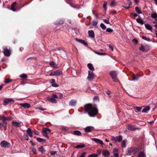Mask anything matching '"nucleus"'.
Masks as SVG:
<instances>
[{"instance_id": "1", "label": "nucleus", "mask_w": 157, "mask_h": 157, "mask_svg": "<svg viewBox=\"0 0 157 157\" xmlns=\"http://www.w3.org/2000/svg\"><path fill=\"white\" fill-rule=\"evenodd\" d=\"M84 111L88 113L90 117H94L98 113V110L96 106L91 104H86L84 106Z\"/></svg>"}, {"instance_id": "2", "label": "nucleus", "mask_w": 157, "mask_h": 157, "mask_svg": "<svg viewBox=\"0 0 157 157\" xmlns=\"http://www.w3.org/2000/svg\"><path fill=\"white\" fill-rule=\"evenodd\" d=\"M139 151L138 148L131 147L128 149L127 155H131L136 153Z\"/></svg>"}, {"instance_id": "3", "label": "nucleus", "mask_w": 157, "mask_h": 157, "mask_svg": "<svg viewBox=\"0 0 157 157\" xmlns=\"http://www.w3.org/2000/svg\"><path fill=\"white\" fill-rule=\"evenodd\" d=\"M118 74L117 71H111L109 72V75L111 77L114 82H118L119 80L117 78Z\"/></svg>"}, {"instance_id": "4", "label": "nucleus", "mask_w": 157, "mask_h": 157, "mask_svg": "<svg viewBox=\"0 0 157 157\" xmlns=\"http://www.w3.org/2000/svg\"><path fill=\"white\" fill-rule=\"evenodd\" d=\"M0 144L2 147L4 148H9L11 146V145L9 143L5 140L1 141Z\"/></svg>"}, {"instance_id": "5", "label": "nucleus", "mask_w": 157, "mask_h": 157, "mask_svg": "<svg viewBox=\"0 0 157 157\" xmlns=\"http://www.w3.org/2000/svg\"><path fill=\"white\" fill-rule=\"evenodd\" d=\"M3 51H2L4 55L6 56H9L11 54L10 51V49L7 48V47H4L3 48Z\"/></svg>"}, {"instance_id": "6", "label": "nucleus", "mask_w": 157, "mask_h": 157, "mask_svg": "<svg viewBox=\"0 0 157 157\" xmlns=\"http://www.w3.org/2000/svg\"><path fill=\"white\" fill-rule=\"evenodd\" d=\"M111 140L116 143L117 142H120L122 139V137L120 135L119 136L114 137L112 136L111 137Z\"/></svg>"}, {"instance_id": "7", "label": "nucleus", "mask_w": 157, "mask_h": 157, "mask_svg": "<svg viewBox=\"0 0 157 157\" xmlns=\"http://www.w3.org/2000/svg\"><path fill=\"white\" fill-rule=\"evenodd\" d=\"M14 102V100L12 98H5L3 100V104L4 106H6L9 103Z\"/></svg>"}, {"instance_id": "8", "label": "nucleus", "mask_w": 157, "mask_h": 157, "mask_svg": "<svg viewBox=\"0 0 157 157\" xmlns=\"http://www.w3.org/2000/svg\"><path fill=\"white\" fill-rule=\"evenodd\" d=\"M12 124L14 127H20L21 126L23 125V123L21 121L19 122L13 121L11 123Z\"/></svg>"}, {"instance_id": "9", "label": "nucleus", "mask_w": 157, "mask_h": 157, "mask_svg": "<svg viewBox=\"0 0 157 157\" xmlns=\"http://www.w3.org/2000/svg\"><path fill=\"white\" fill-rule=\"evenodd\" d=\"M139 49L140 51L143 52H147L149 49V46L146 44L144 45H141V47L139 48Z\"/></svg>"}, {"instance_id": "10", "label": "nucleus", "mask_w": 157, "mask_h": 157, "mask_svg": "<svg viewBox=\"0 0 157 157\" xmlns=\"http://www.w3.org/2000/svg\"><path fill=\"white\" fill-rule=\"evenodd\" d=\"M94 77V74L93 71H89L88 75L87 77V78L88 80L90 81H92Z\"/></svg>"}, {"instance_id": "11", "label": "nucleus", "mask_w": 157, "mask_h": 157, "mask_svg": "<svg viewBox=\"0 0 157 157\" xmlns=\"http://www.w3.org/2000/svg\"><path fill=\"white\" fill-rule=\"evenodd\" d=\"M92 140L98 144L102 145L103 144V142L102 140L97 138H92Z\"/></svg>"}, {"instance_id": "12", "label": "nucleus", "mask_w": 157, "mask_h": 157, "mask_svg": "<svg viewBox=\"0 0 157 157\" xmlns=\"http://www.w3.org/2000/svg\"><path fill=\"white\" fill-rule=\"evenodd\" d=\"M102 155L104 156H108L109 155L110 153L109 151L107 150L104 149L102 151Z\"/></svg>"}, {"instance_id": "13", "label": "nucleus", "mask_w": 157, "mask_h": 157, "mask_svg": "<svg viewBox=\"0 0 157 157\" xmlns=\"http://www.w3.org/2000/svg\"><path fill=\"white\" fill-rule=\"evenodd\" d=\"M113 153L114 157H119L118 149L114 148L113 150Z\"/></svg>"}, {"instance_id": "14", "label": "nucleus", "mask_w": 157, "mask_h": 157, "mask_svg": "<svg viewBox=\"0 0 157 157\" xmlns=\"http://www.w3.org/2000/svg\"><path fill=\"white\" fill-rule=\"evenodd\" d=\"M19 105L25 109L29 108L30 107V105L28 103H20Z\"/></svg>"}, {"instance_id": "15", "label": "nucleus", "mask_w": 157, "mask_h": 157, "mask_svg": "<svg viewBox=\"0 0 157 157\" xmlns=\"http://www.w3.org/2000/svg\"><path fill=\"white\" fill-rule=\"evenodd\" d=\"M77 101L74 99H72L70 101L69 103V105L71 106H74L76 105L77 104Z\"/></svg>"}, {"instance_id": "16", "label": "nucleus", "mask_w": 157, "mask_h": 157, "mask_svg": "<svg viewBox=\"0 0 157 157\" xmlns=\"http://www.w3.org/2000/svg\"><path fill=\"white\" fill-rule=\"evenodd\" d=\"M75 40L80 43L83 44L84 46H88L87 44L85 42V41L83 40L78 39H75Z\"/></svg>"}, {"instance_id": "17", "label": "nucleus", "mask_w": 157, "mask_h": 157, "mask_svg": "<svg viewBox=\"0 0 157 157\" xmlns=\"http://www.w3.org/2000/svg\"><path fill=\"white\" fill-rule=\"evenodd\" d=\"M89 36L92 38H94L95 35L94 31L93 30H89L88 31Z\"/></svg>"}, {"instance_id": "18", "label": "nucleus", "mask_w": 157, "mask_h": 157, "mask_svg": "<svg viewBox=\"0 0 157 157\" xmlns=\"http://www.w3.org/2000/svg\"><path fill=\"white\" fill-rule=\"evenodd\" d=\"M47 99L50 102H51L53 103H56L57 102V101L54 98L52 97H49L47 98Z\"/></svg>"}, {"instance_id": "19", "label": "nucleus", "mask_w": 157, "mask_h": 157, "mask_svg": "<svg viewBox=\"0 0 157 157\" xmlns=\"http://www.w3.org/2000/svg\"><path fill=\"white\" fill-rule=\"evenodd\" d=\"M93 127L91 126H88L86 127L85 128V131L86 132H90L93 128Z\"/></svg>"}, {"instance_id": "20", "label": "nucleus", "mask_w": 157, "mask_h": 157, "mask_svg": "<svg viewBox=\"0 0 157 157\" xmlns=\"http://www.w3.org/2000/svg\"><path fill=\"white\" fill-rule=\"evenodd\" d=\"M142 107H137L135 106L134 107V109L136 113H139L141 112V109Z\"/></svg>"}, {"instance_id": "21", "label": "nucleus", "mask_w": 157, "mask_h": 157, "mask_svg": "<svg viewBox=\"0 0 157 157\" xmlns=\"http://www.w3.org/2000/svg\"><path fill=\"white\" fill-rule=\"evenodd\" d=\"M26 132L30 137H33V133L31 129L30 128H28L26 131Z\"/></svg>"}, {"instance_id": "22", "label": "nucleus", "mask_w": 157, "mask_h": 157, "mask_svg": "<svg viewBox=\"0 0 157 157\" xmlns=\"http://www.w3.org/2000/svg\"><path fill=\"white\" fill-rule=\"evenodd\" d=\"M150 108L149 106H146L143 109L142 112V113H147L149 110Z\"/></svg>"}, {"instance_id": "23", "label": "nucleus", "mask_w": 157, "mask_h": 157, "mask_svg": "<svg viewBox=\"0 0 157 157\" xmlns=\"http://www.w3.org/2000/svg\"><path fill=\"white\" fill-rule=\"evenodd\" d=\"M133 78V80L134 81H137L139 78V76L137 74H133L132 76Z\"/></svg>"}, {"instance_id": "24", "label": "nucleus", "mask_w": 157, "mask_h": 157, "mask_svg": "<svg viewBox=\"0 0 157 157\" xmlns=\"http://www.w3.org/2000/svg\"><path fill=\"white\" fill-rule=\"evenodd\" d=\"M87 66L88 67L89 69L91 71H93L94 70V67L93 65L91 63H89L87 64Z\"/></svg>"}, {"instance_id": "25", "label": "nucleus", "mask_w": 157, "mask_h": 157, "mask_svg": "<svg viewBox=\"0 0 157 157\" xmlns=\"http://www.w3.org/2000/svg\"><path fill=\"white\" fill-rule=\"evenodd\" d=\"M145 26L146 29L152 31V27L149 24H146L145 25Z\"/></svg>"}, {"instance_id": "26", "label": "nucleus", "mask_w": 157, "mask_h": 157, "mask_svg": "<svg viewBox=\"0 0 157 157\" xmlns=\"http://www.w3.org/2000/svg\"><path fill=\"white\" fill-rule=\"evenodd\" d=\"M49 64L51 67L54 68H57V65L54 62H50L49 63Z\"/></svg>"}, {"instance_id": "27", "label": "nucleus", "mask_w": 157, "mask_h": 157, "mask_svg": "<svg viewBox=\"0 0 157 157\" xmlns=\"http://www.w3.org/2000/svg\"><path fill=\"white\" fill-rule=\"evenodd\" d=\"M128 130H130L132 131H133L136 129V128L134 127V126L132 125H128Z\"/></svg>"}, {"instance_id": "28", "label": "nucleus", "mask_w": 157, "mask_h": 157, "mask_svg": "<svg viewBox=\"0 0 157 157\" xmlns=\"http://www.w3.org/2000/svg\"><path fill=\"white\" fill-rule=\"evenodd\" d=\"M73 134L74 135H76L78 136H81L82 135L81 133L79 131L75 130L73 133Z\"/></svg>"}, {"instance_id": "29", "label": "nucleus", "mask_w": 157, "mask_h": 157, "mask_svg": "<svg viewBox=\"0 0 157 157\" xmlns=\"http://www.w3.org/2000/svg\"><path fill=\"white\" fill-rule=\"evenodd\" d=\"M138 157H146V155L144 152L141 151L138 154Z\"/></svg>"}, {"instance_id": "30", "label": "nucleus", "mask_w": 157, "mask_h": 157, "mask_svg": "<svg viewBox=\"0 0 157 157\" xmlns=\"http://www.w3.org/2000/svg\"><path fill=\"white\" fill-rule=\"evenodd\" d=\"M136 21L137 23L143 25L144 24V21L141 19L138 18L136 19Z\"/></svg>"}, {"instance_id": "31", "label": "nucleus", "mask_w": 157, "mask_h": 157, "mask_svg": "<svg viewBox=\"0 0 157 157\" xmlns=\"http://www.w3.org/2000/svg\"><path fill=\"white\" fill-rule=\"evenodd\" d=\"M126 140H123L121 145V147L122 148H125L126 147Z\"/></svg>"}, {"instance_id": "32", "label": "nucleus", "mask_w": 157, "mask_h": 157, "mask_svg": "<svg viewBox=\"0 0 157 157\" xmlns=\"http://www.w3.org/2000/svg\"><path fill=\"white\" fill-rule=\"evenodd\" d=\"M42 131L48 133H50L51 132V130L48 128H45L43 129Z\"/></svg>"}, {"instance_id": "33", "label": "nucleus", "mask_w": 157, "mask_h": 157, "mask_svg": "<svg viewBox=\"0 0 157 157\" xmlns=\"http://www.w3.org/2000/svg\"><path fill=\"white\" fill-rule=\"evenodd\" d=\"M64 21L63 20H59L57 22L55 23L54 24L56 25H60L63 23Z\"/></svg>"}, {"instance_id": "34", "label": "nucleus", "mask_w": 157, "mask_h": 157, "mask_svg": "<svg viewBox=\"0 0 157 157\" xmlns=\"http://www.w3.org/2000/svg\"><path fill=\"white\" fill-rule=\"evenodd\" d=\"M135 10L136 13L138 14H141L142 13L141 11L139 9L138 7H136L135 8Z\"/></svg>"}, {"instance_id": "35", "label": "nucleus", "mask_w": 157, "mask_h": 157, "mask_svg": "<svg viewBox=\"0 0 157 157\" xmlns=\"http://www.w3.org/2000/svg\"><path fill=\"white\" fill-rule=\"evenodd\" d=\"M55 76H60L62 74V73L59 70H57L55 71H54Z\"/></svg>"}, {"instance_id": "36", "label": "nucleus", "mask_w": 157, "mask_h": 157, "mask_svg": "<svg viewBox=\"0 0 157 157\" xmlns=\"http://www.w3.org/2000/svg\"><path fill=\"white\" fill-rule=\"evenodd\" d=\"M39 151L41 153H43L45 151V150L44 149V148L43 146H40L39 147L38 149Z\"/></svg>"}, {"instance_id": "37", "label": "nucleus", "mask_w": 157, "mask_h": 157, "mask_svg": "<svg viewBox=\"0 0 157 157\" xmlns=\"http://www.w3.org/2000/svg\"><path fill=\"white\" fill-rule=\"evenodd\" d=\"M85 145L84 144H82L81 145H78L75 146V147L76 148H82L85 147Z\"/></svg>"}, {"instance_id": "38", "label": "nucleus", "mask_w": 157, "mask_h": 157, "mask_svg": "<svg viewBox=\"0 0 157 157\" xmlns=\"http://www.w3.org/2000/svg\"><path fill=\"white\" fill-rule=\"evenodd\" d=\"M36 140L38 142L41 143L43 141H45V140L44 139L42 138L38 137L36 139Z\"/></svg>"}, {"instance_id": "39", "label": "nucleus", "mask_w": 157, "mask_h": 157, "mask_svg": "<svg viewBox=\"0 0 157 157\" xmlns=\"http://www.w3.org/2000/svg\"><path fill=\"white\" fill-rule=\"evenodd\" d=\"M151 17L152 18L155 19L157 18V13H154L151 14Z\"/></svg>"}, {"instance_id": "40", "label": "nucleus", "mask_w": 157, "mask_h": 157, "mask_svg": "<svg viewBox=\"0 0 157 157\" xmlns=\"http://www.w3.org/2000/svg\"><path fill=\"white\" fill-rule=\"evenodd\" d=\"M19 77L23 79H25L27 78V76L26 74H22L19 76Z\"/></svg>"}, {"instance_id": "41", "label": "nucleus", "mask_w": 157, "mask_h": 157, "mask_svg": "<svg viewBox=\"0 0 157 157\" xmlns=\"http://www.w3.org/2000/svg\"><path fill=\"white\" fill-rule=\"evenodd\" d=\"M100 27L103 30H105L106 29V26L103 23H101L100 25Z\"/></svg>"}, {"instance_id": "42", "label": "nucleus", "mask_w": 157, "mask_h": 157, "mask_svg": "<svg viewBox=\"0 0 157 157\" xmlns=\"http://www.w3.org/2000/svg\"><path fill=\"white\" fill-rule=\"evenodd\" d=\"M12 81V80L11 79H9V78H6L4 80V82L6 83H8L10 82H11Z\"/></svg>"}, {"instance_id": "43", "label": "nucleus", "mask_w": 157, "mask_h": 157, "mask_svg": "<svg viewBox=\"0 0 157 157\" xmlns=\"http://www.w3.org/2000/svg\"><path fill=\"white\" fill-rule=\"evenodd\" d=\"M131 17L133 18H134L138 16V14L136 13H135L134 14L131 13Z\"/></svg>"}, {"instance_id": "44", "label": "nucleus", "mask_w": 157, "mask_h": 157, "mask_svg": "<svg viewBox=\"0 0 157 157\" xmlns=\"http://www.w3.org/2000/svg\"><path fill=\"white\" fill-rule=\"evenodd\" d=\"M103 21L105 23H106L107 24H110L109 18H108L107 19H103Z\"/></svg>"}, {"instance_id": "45", "label": "nucleus", "mask_w": 157, "mask_h": 157, "mask_svg": "<svg viewBox=\"0 0 157 157\" xmlns=\"http://www.w3.org/2000/svg\"><path fill=\"white\" fill-rule=\"evenodd\" d=\"M98 22V21L93 20L92 22V24L93 26H96L97 25Z\"/></svg>"}, {"instance_id": "46", "label": "nucleus", "mask_w": 157, "mask_h": 157, "mask_svg": "<svg viewBox=\"0 0 157 157\" xmlns=\"http://www.w3.org/2000/svg\"><path fill=\"white\" fill-rule=\"evenodd\" d=\"M30 149L32 150V151L33 152L34 154H36V150L34 147L30 148Z\"/></svg>"}, {"instance_id": "47", "label": "nucleus", "mask_w": 157, "mask_h": 157, "mask_svg": "<svg viewBox=\"0 0 157 157\" xmlns=\"http://www.w3.org/2000/svg\"><path fill=\"white\" fill-rule=\"evenodd\" d=\"M98 155L96 154H93L88 155V157H97Z\"/></svg>"}, {"instance_id": "48", "label": "nucleus", "mask_w": 157, "mask_h": 157, "mask_svg": "<svg viewBox=\"0 0 157 157\" xmlns=\"http://www.w3.org/2000/svg\"><path fill=\"white\" fill-rule=\"evenodd\" d=\"M107 4V3L106 2H105L103 4V8L105 9V10H106L107 9V7H106V6Z\"/></svg>"}, {"instance_id": "49", "label": "nucleus", "mask_w": 157, "mask_h": 157, "mask_svg": "<svg viewBox=\"0 0 157 157\" xmlns=\"http://www.w3.org/2000/svg\"><path fill=\"white\" fill-rule=\"evenodd\" d=\"M142 38L145 40H147L148 41H150V39L149 38H147L146 36H142Z\"/></svg>"}, {"instance_id": "50", "label": "nucleus", "mask_w": 157, "mask_h": 157, "mask_svg": "<svg viewBox=\"0 0 157 157\" xmlns=\"http://www.w3.org/2000/svg\"><path fill=\"white\" fill-rule=\"evenodd\" d=\"M42 134L45 137H47L48 138H49V136L47 134V133L45 132H44V131H42Z\"/></svg>"}, {"instance_id": "51", "label": "nucleus", "mask_w": 157, "mask_h": 157, "mask_svg": "<svg viewBox=\"0 0 157 157\" xmlns=\"http://www.w3.org/2000/svg\"><path fill=\"white\" fill-rule=\"evenodd\" d=\"M106 31L109 33H111L113 31V30L111 28H108L106 29Z\"/></svg>"}, {"instance_id": "52", "label": "nucleus", "mask_w": 157, "mask_h": 157, "mask_svg": "<svg viewBox=\"0 0 157 157\" xmlns=\"http://www.w3.org/2000/svg\"><path fill=\"white\" fill-rule=\"evenodd\" d=\"M52 85L53 87H58L59 86V85L56 83L55 82L54 83H52Z\"/></svg>"}, {"instance_id": "53", "label": "nucleus", "mask_w": 157, "mask_h": 157, "mask_svg": "<svg viewBox=\"0 0 157 157\" xmlns=\"http://www.w3.org/2000/svg\"><path fill=\"white\" fill-rule=\"evenodd\" d=\"M52 85L53 87H58L59 86V85L56 83L55 82L54 83H52Z\"/></svg>"}, {"instance_id": "54", "label": "nucleus", "mask_w": 157, "mask_h": 157, "mask_svg": "<svg viewBox=\"0 0 157 157\" xmlns=\"http://www.w3.org/2000/svg\"><path fill=\"white\" fill-rule=\"evenodd\" d=\"M17 5V2H14L11 5V7H15Z\"/></svg>"}, {"instance_id": "55", "label": "nucleus", "mask_w": 157, "mask_h": 157, "mask_svg": "<svg viewBox=\"0 0 157 157\" xmlns=\"http://www.w3.org/2000/svg\"><path fill=\"white\" fill-rule=\"evenodd\" d=\"M24 138L25 139L28 140L29 138L27 134H25L24 136Z\"/></svg>"}, {"instance_id": "56", "label": "nucleus", "mask_w": 157, "mask_h": 157, "mask_svg": "<svg viewBox=\"0 0 157 157\" xmlns=\"http://www.w3.org/2000/svg\"><path fill=\"white\" fill-rule=\"evenodd\" d=\"M95 52L96 54L98 55H100V56H103V55H106V54H105V53H99V52Z\"/></svg>"}, {"instance_id": "57", "label": "nucleus", "mask_w": 157, "mask_h": 157, "mask_svg": "<svg viewBox=\"0 0 157 157\" xmlns=\"http://www.w3.org/2000/svg\"><path fill=\"white\" fill-rule=\"evenodd\" d=\"M86 152H83L81 154L80 157H85L86 155Z\"/></svg>"}, {"instance_id": "58", "label": "nucleus", "mask_w": 157, "mask_h": 157, "mask_svg": "<svg viewBox=\"0 0 157 157\" xmlns=\"http://www.w3.org/2000/svg\"><path fill=\"white\" fill-rule=\"evenodd\" d=\"M132 42L135 44H136L138 43V40L136 39H134L132 40Z\"/></svg>"}, {"instance_id": "59", "label": "nucleus", "mask_w": 157, "mask_h": 157, "mask_svg": "<svg viewBox=\"0 0 157 157\" xmlns=\"http://www.w3.org/2000/svg\"><path fill=\"white\" fill-rule=\"evenodd\" d=\"M52 97L54 99L56 98L57 99L58 98V96L56 94H53Z\"/></svg>"}, {"instance_id": "60", "label": "nucleus", "mask_w": 157, "mask_h": 157, "mask_svg": "<svg viewBox=\"0 0 157 157\" xmlns=\"http://www.w3.org/2000/svg\"><path fill=\"white\" fill-rule=\"evenodd\" d=\"M105 92L106 93V94L108 95H109L110 94V91L109 90H107V91H105Z\"/></svg>"}, {"instance_id": "61", "label": "nucleus", "mask_w": 157, "mask_h": 157, "mask_svg": "<svg viewBox=\"0 0 157 157\" xmlns=\"http://www.w3.org/2000/svg\"><path fill=\"white\" fill-rule=\"evenodd\" d=\"M101 152V150L100 149H98L97 150V153L98 154H97V155H98V156L100 155Z\"/></svg>"}, {"instance_id": "62", "label": "nucleus", "mask_w": 157, "mask_h": 157, "mask_svg": "<svg viewBox=\"0 0 157 157\" xmlns=\"http://www.w3.org/2000/svg\"><path fill=\"white\" fill-rule=\"evenodd\" d=\"M55 82V80L53 79H51L49 81V82L51 83L52 84L53 83H54Z\"/></svg>"}, {"instance_id": "63", "label": "nucleus", "mask_w": 157, "mask_h": 157, "mask_svg": "<svg viewBox=\"0 0 157 157\" xmlns=\"http://www.w3.org/2000/svg\"><path fill=\"white\" fill-rule=\"evenodd\" d=\"M56 153V152L55 151H52L51 152V155H53Z\"/></svg>"}, {"instance_id": "64", "label": "nucleus", "mask_w": 157, "mask_h": 157, "mask_svg": "<svg viewBox=\"0 0 157 157\" xmlns=\"http://www.w3.org/2000/svg\"><path fill=\"white\" fill-rule=\"evenodd\" d=\"M5 118V117L4 116H0V120H3Z\"/></svg>"}]
</instances>
